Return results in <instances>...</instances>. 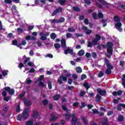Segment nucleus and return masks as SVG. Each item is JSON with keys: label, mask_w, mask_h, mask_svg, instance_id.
<instances>
[{"label": "nucleus", "mask_w": 125, "mask_h": 125, "mask_svg": "<svg viewBox=\"0 0 125 125\" xmlns=\"http://www.w3.org/2000/svg\"><path fill=\"white\" fill-rule=\"evenodd\" d=\"M44 78V76L43 75H41L40 76L39 79H38V82H42V79Z\"/></svg>", "instance_id": "obj_49"}, {"label": "nucleus", "mask_w": 125, "mask_h": 125, "mask_svg": "<svg viewBox=\"0 0 125 125\" xmlns=\"http://www.w3.org/2000/svg\"><path fill=\"white\" fill-rule=\"evenodd\" d=\"M62 108L63 109V110H64V111H65V112H67L68 111V108H67V107H66V106L63 105L62 106Z\"/></svg>", "instance_id": "obj_47"}, {"label": "nucleus", "mask_w": 125, "mask_h": 125, "mask_svg": "<svg viewBox=\"0 0 125 125\" xmlns=\"http://www.w3.org/2000/svg\"><path fill=\"white\" fill-rule=\"evenodd\" d=\"M75 28L74 27H69L68 29V31L69 32H75Z\"/></svg>", "instance_id": "obj_33"}, {"label": "nucleus", "mask_w": 125, "mask_h": 125, "mask_svg": "<svg viewBox=\"0 0 125 125\" xmlns=\"http://www.w3.org/2000/svg\"><path fill=\"white\" fill-rule=\"evenodd\" d=\"M73 9L75 11H80V8L78 7H73Z\"/></svg>", "instance_id": "obj_51"}, {"label": "nucleus", "mask_w": 125, "mask_h": 125, "mask_svg": "<svg viewBox=\"0 0 125 125\" xmlns=\"http://www.w3.org/2000/svg\"><path fill=\"white\" fill-rule=\"evenodd\" d=\"M114 20L115 22H119L120 18L118 16H115L114 18Z\"/></svg>", "instance_id": "obj_28"}, {"label": "nucleus", "mask_w": 125, "mask_h": 125, "mask_svg": "<svg viewBox=\"0 0 125 125\" xmlns=\"http://www.w3.org/2000/svg\"><path fill=\"white\" fill-rule=\"evenodd\" d=\"M12 44H13V45H17L19 44H17V41L16 40H14L13 42H12Z\"/></svg>", "instance_id": "obj_56"}, {"label": "nucleus", "mask_w": 125, "mask_h": 125, "mask_svg": "<svg viewBox=\"0 0 125 125\" xmlns=\"http://www.w3.org/2000/svg\"><path fill=\"white\" fill-rule=\"evenodd\" d=\"M59 23H62L65 21V18L62 17L58 20Z\"/></svg>", "instance_id": "obj_36"}, {"label": "nucleus", "mask_w": 125, "mask_h": 125, "mask_svg": "<svg viewBox=\"0 0 125 125\" xmlns=\"http://www.w3.org/2000/svg\"><path fill=\"white\" fill-rule=\"evenodd\" d=\"M27 42H26V41H22L21 43L18 44L17 45L18 47H19L21 49H22V45H25Z\"/></svg>", "instance_id": "obj_17"}, {"label": "nucleus", "mask_w": 125, "mask_h": 125, "mask_svg": "<svg viewBox=\"0 0 125 125\" xmlns=\"http://www.w3.org/2000/svg\"><path fill=\"white\" fill-rule=\"evenodd\" d=\"M22 115H19L17 117V120L18 121H21L22 120Z\"/></svg>", "instance_id": "obj_48"}, {"label": "nucleus", "mask_w": 125, "mask_h": 125, "mask_svg": "<svg viewBox=\"0 0 125 125\" xmlns=\"http://www.w3.org/2000/svg\"><path fill=\"white\" fill-rule=\"evenodd\" d=\"M30 111H31L30 108H25L23 110V116L24 119H27V118L29 117V112H30Z\"/></svg>", "instance_id": "obj_6"}, {"label": "nucleus", "mask_w": 125, "mask_h": 125, "mask_svg": "<svg viewBox=\"0 0 125 125\" xmlns=\"http://www.w3.org/2000/svg\"><path fill=\"white\" fill-rule=\"evenodd\" d=\"M115 27L117 29V30H118L120 32H122L123 31V29L121 28L122 27V23L118 22L116 23L115 24Z\"/></svg>", "instance_id": "obj_9"}, {"label": "nucleus", "mask_w": 125, "mask_h": 125, "mask_svg": "<svg viewBox=\"0 0 125 125\" xmlns=\"http://www.w3.org/2000/svg\"><path fill=\"white\" fill-rule=\"evenodd\" d=\"M48 86L49 89H51L52 88V85H51V82L50 81H48Z\"/></svg>", "instance_id": "obj_43"}, {"label": "nucleus", "mask_w": 125, "mask_h": 125, "mask_svg": "<svg viewBox=\"0 0 125 125\" xmlns=\"http://www.w3.org/2000/svg\"><path fill=\"white\" fill-rule=\"evenodd\" d=\"M66 37L67 39H70V38L72 37V34H71V33H67L66 35Z\"/></svg>", "instance_id": "obj_46"}, {"label": "nucleus", "mask_w": 125, "mask_h": 125, "mask_svg": "<svg viewBox=\"0 0 125 125\" xmlns=\"http://www.w3.org/2000/svg\"><path fill=\"white\" fill-rule=\"evenodd\" d=\"M97 91L98 93L99 94H100V95H102V96L104 95H106V91L102 90L101 89H97Z\"/></svg>", "instance_id": "obj_11"}, {"label": "nucleus", "mask_w": 125, "mask_h": 125, "mask_svg": "<svg viewBox=\"0 0 125 125\" xmlns=\"http://www.w3.org/2000/svg\"><path fill=\"white\" fill-rule=\"evenodd\" d=\"M27 42H26V41H22L21 43L18 44L17 45L18 47H19L21 49H22V45H25Z\"/></svg>", "instance_id": "obj_18"}, {"label": "nucleus", "mask_w": 125, "mask_h": 125, "mask_svg": "<svg viewBox=\"0 0 125 125\" xmlns=\"http://www.w3.org/2000/svg\"><path fill=\"white\" fill-rule=\"evenodd\" d=\"M23 59H24L23 63L24 65L27 63L28 61H30V58H27L25 56H24L23 57Z\"/></svg>", "instance_id": "obj_21"}, {"label": "nucleus", "mask_w": 125, "mask_h": 125, "mask_svg": "<svg viewBox=\"0 0 125 125\" xmlns=\"http://www.w3.org/2000/svg\"><path fill=\"white\" fill-rule=\"evenodd\" d=\"M51 23L55 24V23H59V21L55 19L51 20Z\"/></svg>", "instance_id": "obj_37"}, {"label": "nucleus", "mask_w": 125, "mask_h": 125, "mask_svg": "<svg viewBox=\"0 0 125 125\" xmlns=\"http://www.w3.org/2000/svg\"><path fill=\"white\" fill-rule=\"evenodd\" d=\"M103 76H104V73L102 71H100L98 75L99 78H101L102 77H103Z\"/></svg>", "instance_id": "obj_41"}, {"label": "nucleus", "mask_w": 125, "mask_h": 125, "mask_svg": "<svg viewBox=\"0 0 125 125\" xmlns=\"http://www.w3.org/2000/svg\"><path fill=\"white\" fill-rule=\"evenodd\" d=\"M26 125H33V121L32 120H30L26 122Z\"/></svg>", "instance_id": "obj_45"}, {"label": "nucleus", "mask_w": 125, "mask_h": 125, "mask_svg": "<svg viewBox=\"0 0 125 125\" xmlns=\"http://www.w3.org/2000/svg\"><path fill=\"white\" fill-rule=\"evenodd\" d=\"M61 46L63 48L66 47V40L65 39H62L61 40Z\"/></svg>", "instance_id": "obj_15"}, {"label": "nucleus", "mask_w": 125, "mask_h": 125, "mask_svg": "<svg viewBox=\"0 0 125 125\" xmlns=\"http://www.w3.org/2000/svg\"><path fill=\"white\" fill-rule=\"evenodd\" d=\"M34 72H35V69L34 68H31L28 71V73H34Z\"/></svg>", "instance_id": "obj_64"}, {"label": "nucleus", "mask_w": 125, "mask_h": 125, "mask_svg": "<svg viewBox=\"0 0 125 125\" xmlns=\"http://www.w3.org/2000/svg\"><path fill=\"white\" fill-rule=\"evenodd\" d=\"M102 23H104V24H103V27H106V26L107 25V23H106V22H105V20H103L102 21Z\"/></svg>", "instance_id": "obj_53"}, {"label": "nucleus", "mask_w": 125, "mask_h": 125, "mask_svg": "<svg viewBox=\"0 0 125 125\" xmlns=\"http://www.w3.org/2000/svg\"><path fill=\"white\" fill-rule=\"evenodd\" d=\"M25 39L27 41H29V40H36V38H35L34 37L30 36H26L25 37Z\"/></svg>", "instance_id": "obj_24"}, {"label": "nucleus", "mask_w": 125, "mask_h": 125, "mask_svg": "<svg viewBox=\"0 0 125 125\" xmlns=\"http://www.w3.org/2000/svg\"><path fill=\"white\" fill-rule=\"evenodd\" d=\"M5 90L6 91H8L9 94H10L11 95H13V94H14V90L13 89H11L9 87H6L5 88Z\"/></svg>", "instance_id": "obj_10"}, {"label": "nucleus", "mask_w": 125, "mask_h": 125, "mask_svg": "<svg viewBox=\"0 0 125 125\" xmlns=\"http://www.w3.org/2000/svg\"><path fill=\"white\" fill-rule=\"evenodd\" d=\"M67 77L66 76H64L63 75H62L60 77V78L58 80V82L59 83L62 84L63 83V82H67Z\"/></svg>", "instance_id": "obj_5"}, {"label": "nucleus", "mask_w": 125, "mask_h": 125, "mask_svg": "<svg viewBox=\"0 0 125 125\" xmlns=\"http://www.w3.org/2000/svg\"><path fill=\"white\" fill-rule=\"evenodd\" d=\"M39 86H41V87H44L45 86V84L43 83L40 82V83H39Z\"/></svg>", "instance_id": "obj_42"}, {"label": "nucleus", "mask_w": 125, "mask_h": 125, "mask_svg": "<svg viewBox=\"0 0 125 125\" xmlns=\"http://www.w3.org/2000/svg\"><path fill=\"white\" fill-rule=\"evenodd\" d=\"M55 48H59L60 47V45L59 43H56L54 44Z\"/></svg>", "instance_id": "obj_54"}, {"label": "nucleus", "mask_w": 125, "mask_h": 125, "mask_svg": "<svg viewBox=\"0 0 125 125\" xmlns=\"http://www.w3.org/2000/svg\"><path fill=\"white\" fill-rule=\"evenodd\" d=\"M85 56L86 57H87V58H89V57H90V53H86L85 54Z\"/></svg>", "instance_id": "obj_63"}, {"label": "nucleus", "mask_w": 125, "mask_h": 125, "mask_svg": "<svg viewBox=\"0 0 125 125\" xmlns=\"http://www.w3.org/2000/svg\"><path fill=\"white\" fill-rule=\"evenodd\" d=\"M82 29L83 30V31H84V32H85V34H86V35H89V34H91V33H92V31H91V30L89 29L88 28H87V27H85V26H83L82 27Z\"/></svg>", "instance_id": "obj_8"}, {"label": "nucleus", "mask_w": 125, "mask_h": 125, "mask_svg": "<svg viewBox=\"0 0 125 125\" xmlns=\"http://www.w3.org/2000/svg\"><path fill=\"white\" fill-rule=\"evenodd\" d=\"M2 96H4V100L5 101H6V102H7V101L9 100V97H5V96L6 95V92H5V91H3L2 92Z\"/></svg>", "instance_id": "obj_13"}, {"label": "nucleus", "mask_w": 125, "mask_h": 125, "mask_svg": "<svg viewBox=\"0 0 125 125\" xmlns=\"http://www.w3.org/2000/svg\"><path fill=\"white\" fill-rule=\"evenodd\" d=\"M83 86H84L85 87V88H86L87 90H88V88H89V87H90V85L89 84H88V83H84Z\"/></svg>", "instance_id": "obj_26"}, {"label": "nucleus", "mask_w": 125, "mask_h": 125, "mask_svg": "<svg viewBox=\"0 0 125 125\" xmlns=\"http://www.w3.org/2000/svg\"><path fill=\"white\" fill-rule=\"evenodd\" d=\"M70 117H71V115H70V113H67L65 114V118L66 120H69Z\"/></svg>", "instance_id": "obj_35"}, {"label": "nucleus", "mask_w": 125, "mask_h": 125, "mask_svg": "<svg viewBox=\"0 0 125 125\" xmlns=\"http://www.w3.org/2000/svg\"><path fill=\"white\" fill-rule=\"evenodd\" d=\"M40 36H41V41H45L46 40V37H48V36H49V33L47 32L46 34H44L42 32L40 33Z\"/></svg>", "instance_id": "obj_7"}, {"label": "nucleus", "mask_w": 125, "mask_h": 125, "mask_svg": "<svg viewBox=\"0 0 125 125\" xmlns=\"http://www.w3.org/2000/svg\"><path fill=\"white\" fill-rule=\"evenodd\" d=\"M118 120L119 122H123L125 120V117L124 116L120 115L118 116Z\"/></svg>", "instance_id": "obj_22"}, {"label": "nucleus", "mask_w": 125, "mask_h": 125, "mask_svg": "<svg viewBox=\"0 0 125 125\" xmlns=\"http://www.w3.org/2000/svg\"><path fill=\"white\" fill-rule=\"evenodd\" d=\"M123 93V91L120 90L118 91L117 92H113L112 93L113 95L114 96H117V95H121Z\"/></svg>", "instance_id": "obj_16"}, {"label": "nucleus", "mask_w": 125, "mask_h": 125, "mask_svg": "<svg viewBox=\"0 0 125 125\" xmlns=\"http://www.w3.org/2000/svg\"><path fill=\"white\" fill-rule=\"evenodd\" d=\"M92 16H93L94 19H97V15L96 14V13H94L92 14Z\"/></svg>", "instance_id": "obj_55"}, {"label": "nucleus", "mask_w": 125, "mask_h": 125, "mask_svg": "<svg viewBox=\"0 0 125 125\" xmlns=\"http://www.w3.org/2000/svg\"><path fill=\"white\" fill-rule=\"evenodd\" d=\"M101 39V37L99 34L96 35V39H94L92 41V43L90 42H88V47H91L92 46V44L94 45H97V42L98 41H100Z\"/></svg>", "instance_id": "obj_3"}, {"label": "nucleus", "mask_w": 125, "mask_h": 125, "mask_svg": "<svg viewBox=\"0 0 125 125\" xmlns=\"http://www.w3.org/2000/svg\"><path fill=\"white\" fill-rule=\"evenodd\" d=\"M51 119H50V122H53V121H55L56 120L57 117L54 116V115L51 114Z\"/></svg>", "instance_id": "obj_29"}, {"label": "nucleus", "mask_w": 125, "mask_h": 125, "mask_svg": "<svg viewBox=\"0 0 125 125\" xmlns=\"http://www.w3.org/2000/svg\"><path fill=\"white\" fill-rule=\"evenodd\" d=\"M23 102L25 105H26V106H31L32 105V103H31L30 101H27V100H26V99H23Z\"/></svg>", "instance_id": "obj_19"}, {"label": "nucleus", "mask_w": 125, "mask_h": 125, "mask_svg": "<svg viewBox=\"0 0 125 125\" xmlns=\"http://www.w3.org/2000/svg\"><path fill=\"white\" fill-rule=\"evenodd\" d=\"M72 77L75 80H77V79H78V75H77L76 74H72Z\"/></svg>", "instance_id": "obj_61"}, {"label": "nucleus", "mask_w": 125, "mask_h": 125, "mask_svg": "<svg viewBox=\"0 0 125 125\" xmlns=\"http://www.w3.org/2000/svg\"><path fill=\"white\" fill-rule=\"evenodd\" d=\"M80 56H83L84 54V51L83 50H81L78 53Z\"/></svg>", "instance_id": "obj_27"}, {"label": "nucleus", "mask_w": 125, "mask_h": 125, "mask_svg": "<svg viewBox=\"0 0 125 125\" xmlns=\"http://www.w3.org/2000/svg\"><path fill=\"white\" fill-rule=\"evenodd\" d=\"M113 45H114V44L111 42H108L106 43V46L107 47V52L108 54H110V55H107L108 58H111V55L113 54Z\"/></svg>", "instance_id": "obj_1"}, {"label": "nucleus", "mask_w": 125, "mask_h": 125, "mask_svg": "<svg viewBox=\"0 0 125 125\" xmlns=\"http://www.w3.org/2000/svg\"><path fill=\"white\" fill-rule=\"evenodd\" d=\"M62 12V9L61 8H58L56 10L54 11V12L52 14V16H54L55 15H56L57 13H59V12Z\"/></svg>", "instance_id": "obj_12"}, {"label": "nucleus", "mask_w": 125, "mask_h": 125, "mask_svg": "<svg viewBox=\"0 0 125 125\" xmlns=\"http://www.w3.org/2000/svg\"><path fill=\"white\" fill-rule=\"evenodd\" d=\"M96 101H98V102L100 101V99H101V96H100L99 95H97L96 96Z\"/></svg>", "instance_id": "obj_39"}, {"label": "nucleus", "mask_w": 125, "mask_h": 125, "mask_svg": "<svg viewBox=\"0 0 125 125\" xmlns=\"http://www.w3.org/2000/svg\"><path fill=\"white\" fill-rule=\"evenodd\" d=\"M39 116V114H38V111H33V118H37Z\"/></svg>", "instance_id": "obj_31"}, {"label": "nucleus", "mask_w": 125, "mask_h": 125, "mask_svg": "<svg viewBox=\"0 0 125 125\" xmlns=\"http://www.w3.org/2000/svg\"><path fill=\"white\" fill-rule=\"evenodd\" d=\"M16 8H17L16 6H15L14 5L12 6V10L13 12L14 10H15V11H17Z\"/></svg>", "instance_id": "obj_58"}, {"label": "nucleus", "mask_w": 125, "mask_h": 125, "mask_svg": "<svg viewBox=\"0 0 125 125\" xmlns=\"http://www.w3.org/2000/svg\"><path fill=\"white\" fill-rule=\"evenodd\" d=\"M104 63L106 64L107 69L105 70V74H109L112 73V70H113V66L109 63V61L107 59H105Z\"/></svg>", "instance_id": "obj_2"}, {"label": "nucleus", "mask_w": 125, "mask_h": 125, "mask_svg": "<svg viewBox=\"0 0 125 125\" xmlns=\"http://www.w3.org/2000/svg\"><path fill=\"white\" fill-rule=\"evenodd\" d=\"M84 79H86V75L85 74H83L82 76L81 79L84 80Z\"/></svg>", "instance_id": "obj_60"}, {"label": "nucleus", "mask_w": 125, "mask_h": 125, "mask_svg": "<svg viewBox=\"0 0 125 125\" xmlns=\"http://www.w3.org/2000/svg\"><path fill=\"white\" fill-rule=\"evenodd\" d=\"M8 71L7 70H3L2 72V75L4 77L5 76H6V75H7V73H8Z\"/></svg>", "instance_id": "obj_40"}, {"label": "nucleus", "mask_w": 125, "mask_h": 125, "mask_svg": "<svg viewBox=\"0 0 125 125\" xmlns=\"http://www.w3.org/2000/svg\"><path fill=\"white\" fill-rule=\"evenodd\" d=\"M76 71L77 73H81L83 72V70L82 69V68L81 67L78 66L76 67Z\"/></svg>", "instance_id": "obj_23"}, {"label": "nucleus", "mask_w": 125, "mask_h": 125, "mask_svg": "<svg viewBox=\"0 0 125 125\" xmlns=\"http://www.w3.org/2000/svg\"><path fill=\"white\" fill-rule=\"evenodd\" d=\"M53 98L54 100H58V99H60V96L59 95H57L54 96L53 97Z\"/></svg>", "instance_id": "obj_30"}, {"label": "nucleus", "mask_w": 125, "mask_h": 125, "mask_svg": "<svg viewBox=\"0 0 125 125\" xmlns=\"http://www.w3.org/2000/svg\"><path fill=\"white\" fill-rule=\"evenodd\" d=\"M56 38V34L55 33H53L51 34V39L54 40Z\"/></svg>", "instance_id": "obj_38"}, {"label": "nucleus", "mask_w": 125, "mask_h": 125, "mask_svg": "<svg viewBox=\"0 0 125 125\" xmlns=\"http://www.w3.org/2000/svg\"><path fill=\"white\" fill-rule=\"evenodd\" d=\"M58 1L61 5H63L66 2V0H58Z\"/></svg>", "instance_id": "obj_32"}, {"label": "nucleus", "mask_w": 125, "mask_h": 125, "mask_svg": "<svg viewBox=\"0 0 125 125\" xmlns=\"http://www.w3.org/2000/svg\"><path fill=\"white\" fill-rule=\"evenodd\" d=\"M85 3H87V4H90L91 2L89 1V0H84Z\"/></svg>", "instance_id": "obj_59"}, {"label": "nucleus", "mask_w": 125, "mask_h": 125, "mask_svg": "<svg viewBox=\"0 0 125 125\" xmlns=\"http://www.w3.org/2000/svg\"><path fill=\"white\" fill-rule=\"evenodd\" d=\"M12 2V1L11 0H5L4 3H7V4H9Z\"/></svg>", "instance_id": "obj_44"}, {"label": "nucleus", "mask_w": 125, "mask_h": 125, "mask_svg": "<svg viewBox=\"0 0 125 125\" xmlns=\"http://www.w3.org/2000/svg\"><path fill=\"white\" fill-rule=\"evenodd\" d=\"M27 65L28 66H30V67H33L34 66V63L30 62H28Z\"/></svg>", "instance_id": "obj_52"}, {"label": "nucleus", "mask_w": 125, "mask_h": 125, "mask_svg": "<svg viewBox=\"0 0 125 125\" xmlns=\"http://www.w3.org/2000/svg\"><path fill=\"white\" fill-rule=\"evenodd\" d=\"M103 17H104L103 14H102L101 11H99L98 18H103Z\"/></svg>", "instance_id": "obj_34"}, {"label": "nucleus", "mask_w": 125, "mask_h": 125, "mask_svg": "<svg viewBox=\"0 0 125 125\" xmlns=\"http://www.w3.org/2000/svg\"><path fill=\"white\" fill-rule=\"evenodd\" d=\"M83 123V124L84 125H87L88 124V121H87V119H86L85 117H84V116H82L81 117Z\"/></svg>", "instance_id": "obj_20"}, {"label": "nucleus", "mask_w": 125, "mask_h": 125, "mask_svg": "<svg viewBox=\"0 0 125 125\" xmlns=\"http://www.w3.org/2000/svg\"><path fill=\"white\" fill-rule=\"evenodd\" d=\"M40 4V1L39 0H37L35 1L34 6H36V5H39Z\"/></svg>", "instance_id": "obj_50"}, {"label": "nucleus", "mask_w": 125, "mask_h": 125, "mask_svg": "<svg viewBox=\"0 0 125 125\" xmlns=\"http://www.w3.org/2000/svg\"><path fill=\"white\" fill-rule=\"evenodd\" d=\"M84 94H85V91H82L81 92H80V95L81 96H84Z\"/></svg>", "instance_id": "obj_57"}, {"label": "nucleus", "mask_w": 125, "mask_h": 125, "mask_svg": "<svg viewBox=\"0 0 125 125\" xmlns=\"http://www.w3.org/2000/svg\"><path fill=\"white\" fill-rule=\"evenodd\" d=\"M64 54H73V50L71 49H70V48H67V49L64 51Z\"/></svg>", "instance_id": "obj_14"}, {"label": "nucleus", "mask_w": 125, "mask_h": 125, "mask_svg": "<svg viewBox=\"0 0 125 125\" xmlns=\"http://www.w3.org/2000/svg\"><path fill=\"white\" fill-rule=\"evenodd\" d=\"M47 103H48V101L47 100H45L43 101V105H46V104H47Z\"/></svg>", "instance_id": "obj_62"}, {"label": "nucleus", "mask_w": 125, "mask_h": 125, "mask_svg": "<svg viewBox=\"0 0 125 125\" xmlns=\"http://www.w3.org/2000/svg\"><path fill=\"white\" fill-rule=\"evenodd\" d=\"M100 4H102V5H104L106 7H108L109 6V4L106 2V1L104 0H100L98 1V3H97V6L99 7L100 8H103L102 7V6Z\"/></svg>", "instance_id": "obj_4"}, {"label": "nucleus", "mask_w": 125, "mask_h": 125, "mask_svg": "<svg viewBox=\"0 0 125 125\" xmlns=\"http://www.w3.org/2000/svg\"><path fill=\"white\" fill-rule=\"evenodd\" d=\"M122 77V85L125 88V74L123 75Z\"/></svg>", "instance_id": "obj_25"}]
</instances>
